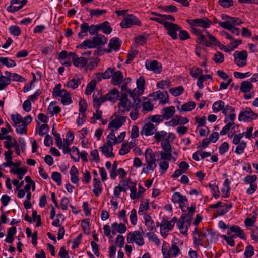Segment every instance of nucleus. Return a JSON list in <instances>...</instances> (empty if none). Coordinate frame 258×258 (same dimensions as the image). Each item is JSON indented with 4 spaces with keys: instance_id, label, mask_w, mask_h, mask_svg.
<instances>
[{
    "instance_id": "obj_1",
    "label": "nucleus",
    "mask_w": 258,
    "mask_h": 258,
    "mask_svg": "<svg viewBox=\"0 0 258 258\" xmlns=\"http://www.w3.org/2000/svg\"><path fill=\"white\" fill-rule=\"evenodd\" d=\"M133 25L141 26L142 23L141 21L133 14H127L120 23L122 28H128Z\"/></svg>"
},
{
    "instance_id": "obj_2",
    "label": "nucleus",
    "mask_w": 258,
    "mask_h": 258,
    "mask_svg": "<svg viewBox=\"0 0 258 258\" xmlns=\"http://www.w3.org/2000/svg\"><path fill=\"white\" fill-rule=\"evenodd\" d=\"M186 22L190 26L200 27L203 29H207L212 24V22L207 17L196 18L194 19H187Z\"/></svg>"
},
{
    "instance_id": "obj_3",
    "label": "nucleus",
    "mask_w": 258,
    "mask_h": 258,
    "mask_svg": "<svg viewBox=\"0 0 258 258\" xmlns=\"http://www.w3.org/2000/svg\"><path fill=\"white\" fill-rule=\"evenodd\" d=\"M235 63L240 67H244L247 64V53L246 50L236 51L233 54Z\"/></svg>"
},
{
    "instance_id": "obj_4",
    "label": "nucleus",
    "mask_w": 258,
    "mask_h": 258,
    "mask_svg": "<svg viewBox=\"0 0 258 258\" xmlns=\"http://www.w3.org/2000/svg\"><path fill=\"white\" fill-rule=\"evenodd\" d=\"M165 24V28L168 31L167 34L172 39H177L178 38L177 32L180 30V27L178 25L171 22H166Z\"/></svg>"
},
{
    "instance_id": "obj_5",
    "label": "nucleus",
    "mask_w": 258,
    "mask_h": 258,
    "mask_svg": "<svg viewBox=\"0 0 258 258\" xmlns=\"http://www.w3.org/2000/svg\"><path fill=\"white\" fill-rule=\"evenodd\" d=\"M257 115L254 113L250 108H246V110L241 111L238 116L240 121H248L257 118Z\"/></svg>"
},
{
    "instance_id": "obj_6",
    "label": "nucleus",
    "mask_w": 258,
    "mask_h": 258,
    "mask_svg": "<svg viewBox=\"0 0 258 258\" xmlns=\"http://www.w3.org/2000/svg\"><path fill=\"white\" fill-rule=\"evenodd\" d=\"M27 0H12L11 5L7 10L10 12H15L21 9L26 4Z\"/></svg>"
},
{
    "instance_id": "obj_7",
    "label": "nucleus",
    "mask_w": 258,
    "mask_h": 258,
    "mask_svg": "<svg viewBox=\"0 0 258 258\" xmlns=\"http://www.w3.org/2000/svg\"><path fill=\"white\" fill-rule=\"evenodd\" d=\"M194 233H197L198 235V237L197 238L195 236H194V243L195 245H201V246H207L206 244L209 243V240H207V241H205L203 244L201 243L202 238L203 237H206V235L205 233H203L201 230L199 229L198 227H196L195 228Z\"/></svg>"
},
{
    "instance_id": "obj_8",
    "label": "nucleus",
    "mask_w": 258,
    "mask_h": 258,
    "mask_svg": "<svg viewBox=\"0 0 258 258\" xmlns=\"http://www.w3.org/2000/svg\"><path fill=\"white\" fill-rule=\"evenodd\" d=\"M126 117L120 116L115 119L112 120L108 124V128L112 130L114 129V131L119 129L125 122Z\"/></svg>"
},
{
    "instance_id": "obj_9",
    "label": "nucleus",
    "mask_w": 258,
    "mask_h": 258,
    "mask_svg": "<svg viewBox=\"0 0 258 258\" xmlns=\"http://www.w3.org/2000/svg\"><path fill=\"white\" fill-rule=\"evenodd\" d=\"M145 66L147 70L153 71L155 73H160L161 71V66L157 60H146Z\"/></svg>"
},
{
    "instance_id": "obj_10",
    "label": "nucleus",
    "mask_w": 258,
    "mask_h": 258,
    "mask_svg": "<svg viewBox=\"0 0 258 258\" xmlns=\"http://www.w3.org/2000/svg\"><path fill=\"white\" fill-rule=\"evenodd\" d=\"M235 233L237 237H239L242 239L245 240L246 237L243 229L237 225H233L227 230V234L230 235L232 233Z\"/></svg>"
},
{
    "instance_id": "obj_11",
    "label": "nucleus",
    "mask_w": 258,
    "mask_h": 258,
    "mask_svg": "<svg viewBox=\"0 0 258 258\" xmlns=\"http://www.w3.org/2000/svg\"><path fill=\"white\" fill-rule=\"evenodd\" d=\"M177 219L176 217H173L169 221L164 218L160 225L161 230L167 229L168 231H171L173 229L174 224L177 222Z\"/></svg>"
},
{
    "instance_id": "obj_12",
    "label": "nucleus",
    "mask_w": 258,
    "mask_h": 258,
    "mask_svg": "<svg viewBox=\"0 0 258 258\" xmlns=\"http://www.w3.org/2000/svg\"><path fill=\"white\" fill-rule=\"evenodd\" d=\"M156 95V98H154L153 101L160 100V102L164 104L169 101V95L167 91L161 92L157 91L154 92Z\"/></svg>"
},
{
    "instance_id": "obj_13",
    "label": "nucleus",
    "mask_w": 258,
    "mask_h": 258,
    "mask_svg": "<svg viewBox=\"0 0 258 258\" xmlns=\"http://www.w3.org/2000/svg\"><path fill=\"white\" fill-rule=\"evenodd\" d=\"M157 130L155 128V125L150 122L146 123L144 125L141 132V135H144L146 136L152 135Z\"/></svg>"
},
{
    "instance_id": "obj_14",
    "label": "nucleus",
    "mask_w": 258,
    "mask_h": 258,
    "mask_svg": "<svg viewBox=\"0 0 258 258\" xmlns=\"http://www.w3.org/2000/svg\"><path fill=\"white\" fill-rule=\"evenodd\" d=\"M91 40L94 47L97 48L99 45L106 44L107 42L108 39L104 35L98 34L96 36L93 37Z\"/></svg>"
},
{
    "instance_id": "obj_15",
    "label": "nucleus",
    "mask_w": 258,
    "mask_h": 258,
    "mask_svg": "<svg viewBox=\"0 0 258 258\" xmlns=\"http://www.w3.org/2000/svg\"><path fill=\"white\" fill-rule=\"evenodd\" d=\"M123 79L122 73L120 71L115 70L111 78V82L114 85L120 86L123 82Z\"/></svg>"
},
{
    "instance_id": "obj_16",
    "label": "nucleus",
    "mask_w": 258,
    "mask_h": 258,
    "mask_svg": "<svg viewBox=\"0 0 258 258\" xmlns=\"http://www.w3.org/2000/svg\"><path fill=\"white\" fill-rule=\"evenodd\" d=\"M112 233L113 235H115L117 232L122 234L126 232L127 230L126 226L125 224L120 223L118 224L117 222H114L111 224Z\"/></svg>"
},
{
    "instance_id": "obj_17",
    "label": "nucleus",
    "mask_w": 258,
    "mask_h": 258,
    "mask_svg": "<svg viewBox=\"0 0 258 258\" xmlns=\"http://www.w3.org/2000/svg\"><path fill=\"white\" fill-rule=\"evenodd\" d=\"M161 113L164 119L168 120L175 114V108L173 106L165 107L162 110Z\"/></svg>"
},
{
    "instance_id": "obj_18",
    "label": "nucleus",
    "mask_w": 258,
    "mask_h": 258,
    "mask_svg": "<svg viewBox=\"0 0 258 258\" xmlns=\"http://www.w3.org/2000/svg\"><path fill=\"white\" fill-rule=\"evenodd\" d=\"M105 95L108 100L114 103L119 100V92L116 88H113Z\"/></svg>"
},
{
    "instance_id": "obj_19",
    "label": "nucleus",
    "mask_w": 258,
    "mask_h": 258,
    "mask_svg": "<svg viewBox=\"0 0 258 258\" xmlns=\"http://www.w3.org/2000/svg\"><path fill=\"white\" fill-rule=\"evenodd\" d=\"M188 210V212L187 213L183 214L181 216H183L184 219L186 221V223L190 225L194 213L196 211L195 204H192Z\"/></svg>"
},
{
    "instance_id": "obj_20",
    "label": "nucleus",
    "mask_w": 258,
    "mask_h": 258,
    "mask_svg": "<svg viewBox=\"0 0 258 258\" xmlns=\"http://www.w3.org/2000/svg\"><path fill=\"white\" fill-rule=\"evenodd\" d=\"M219 24L222 28L230 31L232 33L235 35L240 34V29L238 28L234 27L232 25H230L228 22H219Z\"/></svg>"
},
{
    "instance_id": "obj_21",
    "label": "nucleus",
    "mask_w": 258,
    "mask_h": 258,
    "mask_svg": "<svg viewBox=\"0 0 258 258\" xmlns=\"http://www.w3.org/2000/svg\"><path fill=\"white\" fill-rule=\"evenodd\" d=\"M93 189L92 190L93 194L98 197L102 192V184L99 179L94 178L93 179Z\"/></svg>"
},
{
    "instance_id": "obj_22",
    "label": "nucleus",
    "mask_w": 258,
    "mask_h": 258,
    "mask_svg": "<svg viewBox=\"0 0 258 258\" xmlns=\"http://www.w3.org/2000/svg\"><path fill=\"white\" fill-rule=\"evenodd\" d=\"M70 173L71 182L74 184H78L79 181V171L75 165L72 166Z\"/></svg>"
},
{
    "instance_id": "obj_23",
    "label": "nucleus",
    "mask_w": 258,
    "mask_h": 258,
    "mask_svg": "<svg viewBox=\"0 0 258 258\" xmlns=\"http://www.w3.org/2000/svg\"><path fill=\"white\" fill-rule=\"evenodd\" d=\"M81 79L78 76L75 75L72 79L70 80L67 83L68 87L71 88L73 89L77 88L81 83Z\"/></svg>"
},
{
    "instance_id": "obj_24",
    "label": "nucleus",
    "mask_w": 258,
    "mask_h": 258,
    "mask_svg": "<svg viewBox=\"0 0 258 258\" xmlns=\"http://www.w3.org/2000/svg\"><path fill=\"white\" fill-rule=\"evenodd\" d=\"M121 44L122 41L118 37H113L109 41L108 47L113 48L114 50L117 51L120 49Z\"/></svg>"
},
{
    "instance_id": "obj_25",
    "label": "nucleus",
    "mask_w": 258,
    "mask_h": 258,
    "mask_svg": "<svg viewBox=\"0 0 258 258\" xmlns=\"http://www.w3.org/2000/svg\"><path fill=\"white\" fill-rule=\"evenodd\" d=\"M119 100L120 101L118 103V106L120 111L122 113L129 111L131 109V101L124 100Z\"/></svg>"
},
{
    "instance_id": "obj_26",
    "label": "nucleus",
    "mask_w": 258,
    "mask_h": 258,
    "mask_svg": "<svg viewBox=\"0 0 258 258\" xmlns=\"http://www.w3.org/2000/svg\"><path fill=\"white\" fill-rule=\"evenodd\" d=\"M61 95L59 97L61 98V103L64 105H67L72 102L71 95L70 93L65 89H62Z\"/></svg>"
},
{
    "instance_id": "obj_27",
    "label": "nucleus",
    "mask_w": 258,
    "mask_h": 258,
    "mask_svg": "<svg viewBox=\"0 0 258 258\" xmlns=\"http://www.w3.org/2000/svg\"><path fill=\"white\" fill-rule=\"evenodd\" d=\"M100 150L102 152V154L106 157H114V154L112 152L113 150L110 149V146L107 143H105L103 146L99 148Z\"/></svg>"
},
{
    "instance_id": "obj_28",
    "label": "nucleus",
    "mask_w": 258,
    "mask_h": 258,
    "mask_svg": "<svg viewBox=\"0 0 258 258\" xmlns=\"http://www.w3.org/2000/svg\"><path fill=\"white\" fill-rule=\"evenodd\" d=\"M253 86L249 80L243 81L241 83L240 90L242 92L248 93L253 88Z\"/></svg>"
},
{
    "instance_id": "obj_29",
    "label": "nucleus",
    "mask_w": 258,
    "mask_h": 258,
    "mask_svg": "<svg viewBox=\"0 0 258 258\" xmlns=\"http://www.w3.org/2000/svg\"><path fill=\"white\" fill-rule=\"evenodd\" d=\"M144 219L148 230L150 231H152L155 228V224L153 220L149 214H145Z\"/></svg>"
},
{
    "instance_id": "obj_30",
    "label": "nucleus",
    "mask_w": 258,
    "mask_h": 258,
    "mask_svg": "<svg viewBox=\"0 0 258 258\" xmlns=\"http://www.w3.org/2000/svg\"><path fill=\"white\" fill-rule=\"evenodd\" d=\"M88 60L84 57H78L77 55L74 58L73 64L77 67H84L87 64Z\"/></svg>"
},
{
    "instance_id": "obj_31",
    "label": "nucleus",
    "mask_w": 258,
    "mask_h": 258,
    "mask_svg": "<svg viewBox=\"0 0 258 258\" xmlns=\"http://www.w3.org/2000/svg\"><path fill=\"white\" fill-rule=\"evenodd\" d=\"M89 25L86 22H83L80 26V32L78 34L79 38L82 39L84 36H87V32H89Z\"/></svg>"
},
{
    "instance_id": "obj_32",
    "label": "nucleus",
    "mask_w": 258,
    "mask_h": 258,
    "mask_svg": "<svg viewBox=\"0 0 258 258\" xmlns=\"http://www.w3.org/2000/svg\"><path fill=\"white\" fill-rule=\"evenodd\" d=\"M109 22L105 21L100 24H99V30H102L104 33L109 34L112 31V27L109 25Z\"/></svg>"
},
{
    "instance_id": "obj_33",
    "label": "nucleus",
    "mask_w": 258,
    "mask_h": 258,
    "mask_svg": "<svg viewBox=\"0 0 258 258\" xmlns=\"http://www.w3.org/2000/svg\"><path fill=\"white\" fill-rule=\"evenodd\" d=\"M196 107V103L194 101H189L181 106L180 109L179 107H177V109L181 111H189L193 110Z\"/></svg>"
},
{
    "instance_id": "obj_34",
    "label": "nucleus",
    "mask_w": 258,
    "mask_h": 258,
    "mask_svg": "<svg viewBox=\"0 0 258 258\" xmlns=\"http://www.w3.org/2000/svg\"><path fill=\"white\" fill-rule=\"evenodd\" d=\"M172 201L174 203H180L182 201H185L187 202V198L186 196L182 195L179 192L174 193L172 198Z\"/></svg>"
},
{
    "instance_id": "obj_35",
    "label": "nucleus",
    "mask_w": 258,
    "mask_h": 258,
    "mask_svg": "<svg viewBox=\"0 0 258 258\" xmlns=\"http://www.w3.org/2000/svg\"><path fill=\"white\" fill-rule=\"evenodd\" d=\"M76 48L83 49L95 48L91 39H87L84 41L81 44L77 45Z\"/></svg>"
},
{
    "instance_id": "obj_36",
    "label": "nucleus",
    "mask_w": 258,
    "mask_h": 258,
    "mask_svg": "<svg viewBox=\"0 0 258 258\" xmlns=\"http://www.w3.org/2000/svg\"><path fill=\"white\" fill-rule=\"evenodd\" d=\"M158 9H160L162 11L168 13H173L177 12V8L174 5L162 6L160 5L158 6Z\"/></svg>"
},
{
    "instance_id": "obj_37",
    "label": "nucleus",
    "mask_w": 258,
    "mask_h": 258,
    "mask_svg": "<svg viewBox=\"0 0 258 258\" xmlns=\"http://www.w3.org/2000/svg\"><path fill=\"white\" fill-rule=\"evenodd\" d=\"M128 188L131 191L130 198L132 200L138 199V195H137L136 182L133 181L130 182V185L128 186Z\"/></svg>"
},
{
    "instance_id": "obj_38",
    "label": "nucleus",
    "mask_w": 258,
    "mask_h": 258,
    "mask_svg": "<svg viewBox=\"0 0 258 258\" xmlns=\"http://www.w3.org/2000/svg\"><path fill=\"white\" fill-rule=\"evenodd\" d=\"M114 132V130L112 129L111 132L109 134L106 138L107 142L106 143L110 146V149H111V150H113V145H114L113 144V142H115L116 139V137H115Z\"/></svg>"
},
{
    "instance_id": "obj_39",
    "label": "nucleus",
    "mask_w": 258,
    "mask_h": 258,
    "mask_svg": "<svg viewBox=\"0 0 258 258\" xmlns=\"http://www.w3.org/2000/svg\"><path fill=\"white\" fill-rule=\"evenodd\" d=\"M0 62L3 64V65L6 66L8 68H11L15 67L16 66V62L12 59H10L8 57H0Z\"/></svg>"
},
{
    "instance_id": "obj_40",
    "label": "nucleus",
    "mask_w": 258,
    "mask_h": 258,
    "mask_svg": "<svg viewBox=\"0 0 258 258\" xmlns=\"http://www.w3.org/2000/svg\"><path fill=\"white\" fill-rule=\"evenodd\" d=\"M149 34L144 33L142 35H138L135 37V42L137 44L143 45L147 42V38Z\"/></svg>"
},
{
    "instance_id": "obj_41",
    "label": "nucleus",
    "mask_w": 258,
    "mask_h": 258,
    "mask_svg": "<svg viewBox=\"0 0 258 258\" xmlns=\"http://www.w3.org/2000/svg\"><path fill=\"white\" fill-rule=\"evenodd\" d=\"M225 103L221 100L215 102L212 105L213 111L214 113H217L220 111H223Z\"/></svg>"
},
{
    "instance_id": "obj_42",
    "label": "nucleus",
    "mask_w": 258,
    "mask_h": 258,
    "mask_svg": "<svg viewBox=\"0 0 258 258\" xmlns=\"http://www.w3.org/2000/svg\"><path fill=\"white\" fill-rule=\"evenodd\" d=\"M171 134L169 133L168 137L161 141V147L164 151H172L171 145L169 142V138Z\"/></svg>"
},
{
    "instance_id": "obj_43",
    "label": "nucleus",
    "mask_w": 258,
    "mask_h": 258,
    "mask_svg": "<svg viewBox=\"0 0 258 258\" xmlns=\"http://www.w3.org/2000/svg\"><path fill=\"white\" fill-rule=\"evenodd\" d=\"M146 161L156 162L155 154L151 149L148 148L145 151Z\"/></svg>"
},
{
    "instance_id": "obj_44",
    "label": "nucleus",
    "mask_w": 258,
    "mask_h": 258,
    "mask_svg": "<svg viewBox=\"0 0 258 258\" xmlns=\"http://www.w3.org/2000/svg\"><path fill=\"white\" fill-rule=\"evenodd\" d=\"M11 83L10 77L3 76H0V90H4Z\"/></svg>"
},
{
    "instance_id": "obj_45",
    "label": "nucleus",
    "mask_w": 258,
    "mask_h": 258,
    "mask_svg": "<svg viewBox=\"0 0 258 258\" xmlns=\"http://www.w3.org/2000/svg\"><path fill=\"white\" fill-rule=\"evenodd\" d=\"M150 208L149 201L148 199H145L144 202H141L140 204L138 213L139 215L144 214L145 211L148 210Z\"/></svg>"
},
{
    "instance_id": "obj_46",
    "label": "nucleus",
    "mask_w": 258,
    "mask_h": 258,
    "mask_svg": "<svg viewBox=\"0 0 258 258\" xmlns=\"http://www.w3.org/2000/svg\"><path fill=\"white\" fill-rule=\"evenodd\" d=\"M198 37L196 39V42L198 44H200L203 46H205L206 47H211L212 46V44L210 42H209L207 39L206 38L205 36L201 34V35L198 36Z\"/></svg>"
},
{
    "instance_id": "obj_47",
    "label": "nucleus",
    "mask_w": 258,
    "mask_h": 258,
    "mask_svg": "<svg viewBox=\"0 0 258 258\" xmlns=\"http://www.w3.org/2000/svg\"><path fill=\"white\" fill-rule=\"evenodd\" d=\"M208 79H210L211 80H212V78L211 75H202L199 76V77L197 80V85L198 86V87L199 88V89H202L203 88L204 85H203V83L204 81H206V80Z\"/></svg>"
},
{
    "instance_id": "obj_48",
    "label": "nucleus",
    "mask_w": 258,
    "mask_h": 258,
    "mask_svg": "<svg viewBox=\"0 0 258 258\" xmlns=\"http://www.w3.org/2000/svg\"><path fill=\"white\" fill-rule=\"evenodd\" d=\"M97 81L96 80H92L87 85L85 94L89 95L92 93L93 91L95 89L96 86Z\"/></svg>"
},
{
    "instance_id": "obj_49",
    "label": "nucleus",
    "mask_w": 258,
    "mask_h": 258,
    "mask_svg": "<svg viewBox=\"0 0 258 258\" xmlns=\"http://www.w3.org/2000/svg\"><path fill=\"white\" fill-rule=\"evenodd\" d=\"M147 164L146 167L142 169V173H148L149 170L153 171L157 166L156 162L146 161Z\"/></svg>"
},
{
    "instance_id": "obj_50",
    "label": "nucleus",
    "mask_w": 258,
    "mask_h": 258,
    "mask_svg": "<svg viewBox=\"0 0 258 258\" xmlns=\"http://www.w3.org/2000/svg\"><path fill=\"white\" fill-rule=\"evenodd\" d=\"M170 93L174 96H178L184 92V88L182 86H179L176 88H171L169 89Z\"/></svg>"
},
{
    "instance_id": "obj_51",
    "label": "nucleus",
    "mask_w": 258,
    "mask_h": 258,
    "mask_svg": "<svg viewBox=\"0 0 258 258\" xmlns=\"http://www.w3.org/2000/svg\"><path fill=\"white\" fill-rule=\"evenodd\" d=\"M208 234L210 235L211 238L209 240V243H212L214 241H216L219 236V234L216 231H214L213 229L209 228L207 229Z\"/></svg>"
},
{
    "instance_id": "obj_52",
    "label": "nucleus",
    "mask_w": 258,
    "mask_h": 258,
    "mask_svg": "<svg viewBox=\"0 0 258 258\" xmlns=\"http://www.w3.org/2000/svg\"><path fill=\"white\" fill-rule=\"evenodd\" d=\"M88 11L90 13V15L91 17H99L101 15H102L103 14H106L107 13V11L103 9H91L89 10Z\"/></svg>"
},
{
    "instance_id": "obj_53",
    "label": "nucleus",
    "mask_w": 258,
    "mask_h": 258,
    "mask_svg": "<svg viewBox=\"0 0 258 258\" xmlns=\"http://www.w3.org/2000/svg\"><path fill=\"white\" fill-rule=\"evenodd\" d=\"M247 146V143L244 141H242L239 144H237L235 150V153L240 155L243 153L244 149Z\"/></svg>"
},
{
    "instance_id": "obj_54",
    "label": "nucleus",
    "mask_w": 258,
    "mask_h": 258,
    "mask_svg": "<svg viewBox=\"0 0 258 258\" xmlns=\"http://www.w3.org/2000/svg\"><path fill=\"white\" fill-rule=\"evenodd\" d=\"M144 90H141L138 88H135L132 91L131 89L127 90V92L128 93L130 96L132 98H134L135 97H140L143 94Z\"/></svg>"
},
{
    "instance_id": "obj_55",
    "label": "nucleus",
    "mask_w": 258,
    "mask_h": 258,
    "mask_svg": "<svg viewBox=\"0 0 258 258\" xmlns=\"http://www.w3.org/2000/svg\"><path fill=\"white\" fill-rule=\"evenodd\" d=\"M254 248L251 245H248L245 247L244 255L246 258L252 257L254 255Z\"/></svg>"
},
{
    "instance_id": "obj_56",
    "label": "nucleus",
    "mask_w": 258,
    "mask_h": 258,
    "mask_svg": "<svg viewBox=\"0 0 258 258\" xmlns=\"http://www.w3.org/2000/svg\"><path fill=\"white\" fill-rule=\"evenodd\" d=\"M208 186L211 189L212 192L213 193V197L215 199H217L220 195V191L218 185H217L216 184L209 183Z\"/></svg>"
},
{
    "instance_id": "obj_57",
    "label": "nucleus",
    "mask_w": 258,
    "mask_h": 258,
    "mask_svg": "<svg viewBox=\"0 0 258 258\" xmlns=\"http://www.w3.org/2000/svg\"><path fill=\"white\" fill-rule=\"evenodd\" d=\"M213 59L216 63H221L224 61V56L222 53L218 51L214 55Z\"/></svg>"
},
{
    "instance_id": "obj_58",
    "label": "nucleus",
    "mask_w": 258,
    "mask_h": 258,
    "mask_svg": "<svg viewBox=\"0 0 258 258\" xmlns=\"http://www.w3.org/2000/svg\"><path fill=\"white\" fill-rule=\"evenodd\" d=\"M134 232L136 233V237L135 240V243L139 246H142L144 244V239L139 231L136 230Z\"/></svg>"
},
{
    "instance_id": "obj_59",
    "label": "nucleus",
    "mask_w": 258,
    "mask_h": 258,
    "mask_svg": "<svg viewBox=\"0 0 258 258\" xmlns=\"http://www.w3.org/2000/svg\"><path fill=\"white\" fill-rule=\"evenodd\" d=\"M51 178L58 186L61 185V175L60 173L57 172H53L52 173Z\"/></svg>"
},
{
    "instance_id": "obj_60",
    "label": "nucleus",
    "mask_w": 258,
    "mask_h": 258,
    "mask_svg": "<svg viewBox=\"0 0 258 258\" xmlns=\"http://www.w3.org/2000/svg\"><path fill=\"white\" fill-rule=\"evenodd\" d=\"M138 51L136 50H131L127 54V59L125 61L126 64H130L138 54Z\"/></svg>"
},
{
    "instance_id": "obj_61",
    "label": "nucleus",
    "mask_w": 258,
    "mask_h": 258,
    "mask_svg": "<svg viewBox=\"0 0 258 258\" xmlns=\"http://www.w3.org/2000/svg\"><path fill=\"white\" fill-rule=\"evenodd\" d=\"M168 252L174 257L178 255L179 253H180V250L176 245V243H172L171 247L170 248Z\"/></svg>"
},
{
    "instance_id": "obj_62",
    "label": "nucleus",
    "mask_w": 258,
    "mask_h": 258,
    "mask_svg": "<svg viewBox=\"0 0 258 258\" xmlns=\"http://www.w3.org/2000/svg\"><path fill=\"white\" fill-rule=\"evenodd\" d=\"M10 33L14 36H18L21 34V29L17 25H12L9 27Z\"/></svg>"
},
{
    "instance_id": "obj_63",
    "label": "nucleus",
    "mask_w": 258,
    "mask_h": 258,
    "mask_svg": "<svg viewBox=\"0 0 258 258\" xmlns=\"http://www.w3.org/2000/svg\"><path fill=\"white\" fill-rule=\"evenodd\" d=\"M11 118L14 123V126H16L18 124H19L22 121V117L19 114H17L16 115L12 114L11 115Z\"/></svg>"
},
{
    "instance_id": "obj_64",
    "label": "nucleus",
    "mask_w": 258,
    "mask_h": 258,
    "mask_svg": "<svg viewBox=\"0 0 258 258\" xmlns=\"http://www.w3.org/2000/svg\"><path fill=\"white\" fill-rule=\"evenodd\" d=\"M257 179V176L256 175H247L244 179L243 181L246 184H253L255 183Z\"/></svg>"
}]
</instances>
